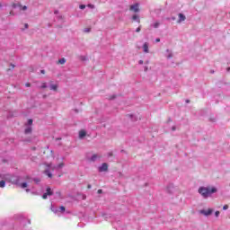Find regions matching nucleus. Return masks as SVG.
<instances>
[{"mask_svg":"<svg viewBox=\"0 0 230 230\" xmlns=\"http://www.w3.org/2000/svg\"><path fill=\"white\" fill-rule=\"evenodd\" d=\"M199 193L200 195H202V197H204L205 199H207V197H209V195H212V193H217V188L213 187V188H205V187H200L199 189Z\"/></svg>","mask_w":230,"mask_h":230,"instance_id":"1","label":"nucleus"},{"mask_svg":"<svg viewBox=\"0 0 230 230\" xmlns=\"http://www.w3.org/2000/svg\"><path fill=\"white\" fill-rule=\"evenodd\" d=\"M51 195H53V190H51V188L48 187L47 192H45L42 195V199H44V200H46V199H48V197H51Z\"/></svg>","mask_w":230,"mask_h":230,"instance_id":"2","label":"nucleus"},{"mask_svg":"<svg viewBox=\"0 0 230 230\" xmlns=\"http://www.w3.org/2000/svg\"><path fill=\"white\" fill-rule=\"evenodd\" d=\"M130 12H135V13H137L139 12V4H135L133 5L129 6Z\"/></svg>","mask_w":230,"mask_h":230,"instance_id":"3","label":"nucleus"},{"mask_svg":"<svg viewBox=\"0 0 230 230\" xmlns=\"http://www.w3.org/2000/svg\"><path fill=\"white\" fill-rule=\"evenodd\" d=\"M107 170H109V164L107 163H103L99 168V172H107Z\"/></svg>","mask_w":230,"mask_h":230,"instance_id":"4","label":"nucleus"},{"mask_svg":"<svg viewBox=\"0 0 230 230\" xmlns=\"http://www.w3.org/2000/svg\"><path fill=\"white\" fill-rule=\"evenodd\" d=\"M201 215H205V217H209L211 213H213V209L208 208V210H201Z\"/></svg>","mask_w":230,"mask_h":230,"instance_id":"5","label":"nucleus"},{"mask_svg":"<svg viewBox=\"0 0 230 230\" xmlns=\"http://www.w3.org/2000/svg\"><path fill=\"white\" fill-rule=\"evenodd\" d=\"M182 21H186V16L182 13H179V21L178 22H182Z\"/></svg>","mask_w":230,"mask_h":230,"instance_id":"6","label":"nucleus"},{"mask_svg":"<svg viewBox=\"0 0 230 230\" xmlns=\"http://www.w3.org/2000/svg\"><path fill=\"white\" fill-rule=\"evenodd\" d=\"M143 49H144V53H149L148 43L147 42L144 43Z\"/></svg>","mask_w":230,"mask_h":230,"instance_id":"7","label":"nucleus"},{"mask_svg":"<svg viewBox=\"0 0 230 230\" xmlns=\"http://www.w3.org/2000/svg\"><path fill=\"white\" fill-rule=\"evenodd\" d=\"M132 20L137 21L138 22V24H139V22H141V20L139 19V15H137V14H134L132 16Z\"/></svg>","mask_w":230,"mask_h":230,"instance_id":"8","label":"nucleus"},{"mask_svg":"<svg viewBox=\"0 0 230 230\" xmlns=\"http://www.w3.org/2000/svg\"><path fill=\"white\" fill-rule=\"evenodd\" d=\"M85 136H87V132H85V130H81L79 132V137L82 138V137H85Z\"/></svg>","mask_w":230,"mask_h":230,"instance_id":"9","label":"nucleus"},{"mask_svg":"<svg viewBox=\"0 0 230 230\" xmlns=\"http://www.w3.org/2000/svg\"><path fill=\"white\" fill-rule=\"evenodd\" d=\"M58 84H51L50 85V90L51 91H58Z\"/></svg>","mask_w":230,"mask_h":230,"instance_id":"10","label":"nucleus"},{"mask_svg":"<svg viewBox=\"0 0 230 230\" xmlns=\"http://www.w3.org/2000/svg\"><path fill=\"white\" fill-rule=\"evenodd\" d=\"M31 132H32L31 127H29V128H25V130H24V134H31Z\"/></svg>","mask_w":230,"mask_h":230,"instance_id":"11","label":"nucleus"},{"mask_svg":"<svg viewBox=\"0 0 230 230\" xmlns=\"http://www.w3.org/2000/svg\"><path fill=\"white\" fill-rule=\"evenodd\" d=\"M45 173L48 175V177H49V179H51V177H53V174L51 172H49V170H48V169L45 170Z\"/></svg>","mask_w":230,"mask_h":230,"instance_id":"12","label":"nucleus"},{"mask_svg":"<svg viewBox=\"0 0 230 230\" xmlns=\"http://www.w3.org/2000/svg\"><path fill=\"white\" fill-rule=\"evenodd\" d=\"M58 64H61V65L66 64V59H65L64 58H62L61 59H59V60L58 61Z\"/></svg>","mask_w":230,"mask_h":230,"instance_id":"13","label":"nucleus"},{"mask_svg":"<svg viewBox=\"0 0 230 230\" xmlns=\"http://www.w3.org/2000/svg\"><path fill=\"white\" fill-rule=\"evenodd\" d=\"M5 184H6V181H4V180H2L0 181V188H4Z\"/></svg>","mask_w":230,"mask_h":230,"instance_id":"14","label":"nucleus"},{"mask_svg":"<svg viewBox=\"0 0 230 230\" xmlns=\"http://www.w3.org/2000/svg\"><path fill=\"white\" fill-rule=\"evenodd\" d=\"M98 157H102V156H98V155H93L92 156V161H96V159H98Z\"/></svg>","mask_w":230,"mask_h":230,"instance_id":"15","label":"nucleus"},{"mask_svg":"<svg viewBox=\"0 0 230 230\" xmlns=\"http://www.w3.org/2000/svg\"><path fill=\"white\" fill-rule=\"evenodd\" d=\"M21 188L24 189V188H28V183L26 182H23V183H21Z\"/></svg>","mask_w":230,"mask_h":230,"instance_id":"16","label":"nucleus"},{"mask_svg":"<svg viewBox=\"0 0 230 230\" xmlns=\"http://www.w3.org/2000/svg\"><path fill=\"white\" fill-rule=\"evenodd\" d=\"M28 125H33V119H28Z\"/></svg>","mask_w":230,"mask_h":230,"instance_id":"17","label":"nucleus"},{"mask_svg":"<svg viewBox=\"0 0 230 230\" xmlns=\"http://www.w3.org/2000/svg\"><path fill=\"white\" fill-rule=\"evenodd\" d=\"M223 209L224 211L229 209V205H224Z\"/></svg>","mask_w":230,"mask_h":230,"instance_id":"18","label":"nucleus"},{"mask_svg":"<svg viewBox=\"0 0 230 230\" xmlns=\"http://www.w3.org/2000/svg\"><path fill=\"white\" fill-rule=\"evenodd\" d=\"M154 28H159V22H155Z\"/></svg>","mask_w":230,"mask_h":230,"instance_id":"19","label":"nucleus"},{"mask_svg":"<svg viewBox=\"0 0 230 230\" xmlns=\"http://www.w3.org/2000/svg\"><path fill=\"white\" fill-rule=\"evenodd\" d=\"M79 8H80L81 10H85V4H81V5L79 6Z\"/></svg>","mask_w":230,"mask_h":230,"instance_id":"20","label":"nucleus"},{"mask_svg":"<svg viewBox=\"0 0 230 230\" xmlns=\"http://www.w3.org/2000/svg\"><path fill=\"white\" fill-rule=\"evenodd\" d=\"M46 87H48V85L46 84V83H43L41 85V89H46Z\"/></svg>","mask_w":230,"mask_h":230,"instance_id":"21","label":"nucleus"},{"mask_svg":"<svg viewBox=\"0 0 230 230\" xmlns=\"http://www.w3.org/2000/svg\"><path fill=\"white\" fill-rule=\"evenodd\" d=\"M136 31H137V33H139V31H141V26H139L138 28H137Z\"/></svg>","mask_w":230,"mask_h":230,"instance_id":"22","label":"nucleus"},{"mask_svg":"<svg viewBox=\"0 0 230 230\" xmlns=\"http://www.w3.org/2000/svg\"><path fill=\"white\" fill-rule=\"evenodd\" d=\"M63 166H64V163H61V164H59L58 165V168H63Z\"/></svg>","mask_w":230,"mask_h":230,"instance_id":"23","label":"nucleus"},{"mask_svg":"<svg viewBox=\"0 0 230 230\" xmlns=\"http://www.w3.org/2000/svg\"><path fill=\"white\" fill-rule=\"evenodd\" d=\"M97 193H99V194L103 193V190H102V189H99V190H97Z\"/></svg>","mask_w":230,"mask_h":230,"instance_id":"24","label":"nucleus"},{"mask_svg":"<svg viewBox=\"0 0 230 230\" xmlns=\"http://www.w3.org/2000/svg\"><path fill=\"white\" fill-rule=\"evenodd\" d=\"M215 215H216V217H219L220 216V211H216Z\"/></svg>","mask_w":230,"mask_h":230,"instance_id":"25","label":"nucleus"},{"mask_svg":"<svg viewBox=\"0 0 230 230\" xmlns=\"http://www.w3.org/2000/svg\"><path fill=\"white\" fill-rule=\"evenodd\" d=\"M25 87H31V84L30 83L25 84Z\"/></svg>","mask_w":230,"mask_h":230,"instance_id":"26","label":"nucleus"},{"mask_svg":"<svg viewBox=\"0 0 230 230\" xmlns=\"http://www.w3.org/2000/svg\"><path fill=\"white\" fill-rule=\"evenodd\" d=\"M61 211H66V207L62 206L60 207Z\"/></svg>","mask_w":230,"mask_h":230,"instance_id":"27","label":"nucleus"},{"mask_svg":"<svg viewBox=\"0 0 230 230\" xmlns=\"http://www.w3.org/2000/svg\"><path fill=\"white\" fill-rule=\"evenodd\" d=\"M22 10H23V11L28 10V7L26 5H24V6L22 7Z\"/></svg>","mask_w":230,"mask_h":230,"instance_id":"28","label":"nucleus"},{"mask_svg":"<svg viewBox=\"0 0 230 230\" xmlns=\"http://www.w3.org/2000/svg\"><path fill=\"white\" fill-rule=\"evenodd\" d=\"M40 73H41V75H46V71L45 70H41Z\"/></svg>","mask_w":230,"mask_h":230,"instance_id":"29","label":"nucleus"},{"mask_svg":"<svg viewBox=\"0 0 230 230\" xmlns=\"http://www.w3.org/2000/svg\"><path fill=\"white\" fill-rule=\"evenodd\" d=\"M155 42H161V39L157 38V39L155 40Z\"/></svg>","mask_w":230,"mask_h":230,"instance_id":"30","label":"nucleus"},{"mask_svg":"<svg viewBox=\"0 0 230 230\" xmlns=\"http://www.w3.org/2000/svg\"><path fill=\"white\" fill-rule=\"evenodd\" d=\"M112 155H112L111 152L108 154V156H109V157H112Z\"/></svg>","mask_w":230,"mask_h":230,"instance_id":"31","label":"nucleus"},{"mask_svg":"<svg viewBox=\"0 0 230 230\" xmlns=\"http://www.w3.org/2000/svg\"><path fill=\"white\" fill-rule=\"evenodd\" d=\"M89 8H94V5L93 4H88Z\"/></svg>","mask_w":230,"mask_h":230,"instance_id":"32","label":"nucleus"},{"mask_svg":"<svg viewBox=\"0 0 230 230\" xmlns=\"http://www.w3.org/2000/svg\"><path fill=\"white\" fill-rule=\"evenodd\" d=\"M84 31H86L87 33H89V31H91V29H86V30H84Z\"/></svg>","mask_w":230,"mask_h":230,"instance_id":"33","label":"nucleus"},{"mask_svg":"<svg viewBox=\"0 0 230 230\" xmlns=\"http://www.w3.org/2000/svg\"><path fill=\"white\" fill-rule=\"evenodd\" d=\"M47 168H50L51 167V164H46Z\"/></svg>","mask_w":230,"mask_h":230,"instance_id":"34","label":"nucleus"},{"mask_svg":"<svg viewBox=\"0 0 230 230\" xmlns=\"http://www.w3.org/2000/svg\"><path fill=\"white\" fill-rule=\"evenodd\" d=\"M34 181H35V182H40V180L34 179Z\"/></svg>","mask_w":230,"mask_h":230,"instance_id":"35","label":"nucleus"},{"mask_svg":"<svg viewBox=\"0 0 230 230\" xmlns=\"http://www.w3.org/2000/svg\"><path fill=\"white\" fill-rule=\"evenodd\" d=\"M12 69L15 68V65L11 64Z\"/></svg>","mask_w":230,"mask_h":230,"instance_id":"36","label":"nucleus"},{"mask_svg":"<svg viewBox=\"0 0 230 230\" xmlns=\"http://www.w3.org/2000/svg\"><path fill=\"white\" fill-rule=\"evenodd\" d=\"M138 64L143 65V60H139Z\"/></svg>","mask_w":230,"mask_h":230,"instance_id":"37","label":"nucleus"},{"mask_svg":"<svg viewBox=\"0 0 230 230\" xmlns=\"http://www.w3.org/2000/svg\"><path fill=\"white\" fill-rule=\"evenodd\" d=\"M25 179H26L27 181H30V176H26Z\"/></svg>","mask_w":230,"mask_h":230,"instance_id":"38","label":"nucleus"},{"mask_svg":"<svg viewBox=\"0 0 230 230\" xmlns=\"http://www.w3.org/2000/svg\"><path fill=\"white\" fill-rule=\"evenodd\" d=\"M172 54H170V55L168 56V58H172Z\"/></svg>","mask_w":230,"mask_h":230,"instance_id":"39","label":"nucleus"},{"mask_svg":"<svg viewBox=\"0 0 230 230\" xmlns=\"http://www.w3.org/2000/svg\"><path fill=\"white\" fill-rule=\"evenodd\" d=\"M87 188H88V190H91V185H88Z\"/></svg>","mask_w":230,"mask_h":230,"instance_id":"40","label":"nucleus"},{"mask_svg":"<svg viewBox=\"0 0 230 230\" xmlns=\"http://www.w3.org/2000/svg\"><path fill=\"white\" fill-rule=\"evenodd\" d=\"M25 28H28V23H25Z\"/></svg>","mask_w":230,"mask_h":230,"instance_id":"41","label":"nucleus"},{"mask_svg":"<svg viewBox=\"0 0 230 230\" xmlns=\"http://www.w3.org/2000/svg\"><path fill=\"white\" fill-rule=\"evenodd\" d=\"M186 103H190V100H187V101H186Z\"/></svg>","mask_w":230,"mask_h":230,"instance_id":"42","label":"nucleus"},{"mask_svg":"<svg viewBox=\"0 0 230 230\" xmlns=\"http://www.w3.org/2000/svg\"><path fill=\"white\" fill-rule=\"evenodd\" d=\"M26 191H27V192L30 191V189H26Z\"/></svg>","mask_w":230,"mask_h":230,"instance_id":"43","label":"nucleus"},{"mask_svg":"<svg viewBox=\"0 0 230 230\" xmlns=\"http://www.w3.org/2000/svg\"><path fill=\"white\" fill-rule=\"evenodd\" d=\"M227 71H230V67L227 68Z\"/></svg>","mask_w":230,"mask_h":230,"instance_id":"44","label":"nucleus"},{"mask_svg":"<svg viewBox=\"0 0 230 230\" xmlns=\"http://www.w3.org/2000/svg\"><path fill=\"white\" fill-rule=\"evenodd\" d=\"M172 130H175V127L172 128Z\"/></svg>","mask_w":230,"mask_h":230,"instance_id":"45","label":"nucleus"},{"mask_svg":"<svg viewBox=\"0 0 230 230\" xmlns=\"http://www.w3.org/2000/svg\"><path fill=\"white\" fill-rule=\"evenodd\" d=\"M1 6H3V5H2L1 3H0V8H1Z\"/></svg>","mask_w":230,"mask_h":230,"instance_id":"46","label":"nucleus"},{"mask_svg":"<svg viewBox=\"0 0 230 230\" xmlns=\"http://www.w3.org/2000/svg\"><path fill=\"white\" fill-rule=\"evenodd\" d=\"M52 170H55V167H52Z\"/></svg>","mask_w":230,"mask_h":230,"instance_id":"47","label":"nucleus"}]
</instances>
